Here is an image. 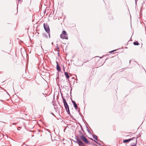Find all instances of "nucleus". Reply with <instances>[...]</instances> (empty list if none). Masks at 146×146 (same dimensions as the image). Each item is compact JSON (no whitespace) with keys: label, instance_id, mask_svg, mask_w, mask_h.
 <instances>
[{"label":"nucleus","instance_id":"4","mask_svg":"<svg viewBox=\"0 0 146 146\" xmlns=\"http://www.w3.org/2000/svg\"><path fill=\"white\" fill-rule=\"evenodd\" d=\"M135 139H136L135 137H133L132 138H130L128 139L124 140H123V143H125L126 142H129V141H130L131 140H133H133H134Z\"/></svg>","mask_w":146,"mask_h":146},{"label":"nucleus","instance_id":"6","mask_svg":"<svg viewBox=\"0 0 146 146\" xmlns=\"http://www.w3.org/2000/svg\"><path fill=\"white\" fill-rule=\"evenodd\" d=\"M137 144V140L136 139H135L133 140V141L131 143V146H136Z\"/></svg>","mask_w":146,"mask_h":146},{"label":"nucleus","instance_id":"10","mask_svg":"<svg viewBox=\"0 0 146 146\" xmlns=\"http://www.w3.org/2000/svg\"><path fill=\"white\" fill-rule=\"evenodd\" d=\"M133 43L134 45H138L139 44L137 41L134 42Z\"/></svg>","mask_w":146,"mask_h":146},{"label":"nucleus","instance_id":"7","mask_svg":"<svg viewBox=\"0 0 146 146\" xmlns=\"http://www.w3.org/2000/svg\"><path fill=\"white\" fill-rule=\"evenodd\" d=\"M72 102L73 104L74 107L76 109H77L78 106L77 104H76V102L75 101L72 100Z\"/></svg>","mask_w":146,"mask_h":146},{"label":"nucleus","instance_id":"13","mask_svg":"<svg viewBox=\"0 0 146 146\" xmlns=\"http://www.w3.org/2000/svg\"><path fill=\"white\" fill-rule=\"evenodd\" d=\"M94 138H95L97 140V137L96 136V137H94Z\"/></svg>","mask_w":146,"mask_h":146},{"label":"nucleus","instance_id":"5","mask_svg":"<svg viewBox=\"0 0 146 146\" xmlns=\"http://www.w3.org/2000/svg\"><path fill=\"white\" fill-rule=\"evenodd\" d=\"M64 107L68 114H70V112L68 105L67 104L64 105Z\"/></svg>","mask_w":146,"mask_h":146},{"label":"nucleus","instance_id":"15","mask_svg":"<svg viewBox=\"0 0 146 146\" xmlns=\"http://www.w3.org/2000/svg\"><path fill=\"white\" fill-rule=\"evenodd\" d=\"M18 1H20L21 0H18Z\"/></svg>","mask_w":146,"mask_h":146},{"label":"nucleus","instance_id":"12","mask_svg":"<svg viewBox=\"0 0 146 146\" xmlns=\"http://www.w3.org/2000/svg\"><path fill=\"white\" fill-rule=\"evenodd\" d=\"M115 50H113V51H111L110 52H109L110 53H111V52H113L114 51H115Z\"/></svg>","mask_w":146,"mask_h":146},{"label":"nucleus","instance_id":"2","mask_svg":"<svg viewBox=\"0 0 146 146\" xmlns=\"http://www.w3.org/2000/svg\"><path fill=\"white\" fill-rule=\"evenodd\" d=\"M60 38L62 39H68V35L67 34L66 32L65 31H62V33L60 35Z\"/></svg>","mask_w":146,"mask_h":146},{"label":"nucleus","instance_id":"11","mask_svg":"<svg viewBox=\"0 0 146 146\" xmlns=\"http://www.w3.org/2000/svg\"><path fill=\"white\" fill-rule=\"evenodd\" d=\"M63 103H64V105H65V104H67V103L65 100V99L63 98Z\"/></svg>","mask_w":146,"mask_h":146},{"label":"nucleus","instance_id":"14","mask_svg":"<svg viewBox=\"0 0 146 146\" xmlns=\"http://www.w3.org/2000/svg\"><path fill=\"white\" fill-rule=\"evenodd\" d=\"M135 0V2H136V3H137V0Z\"/></svg>","mask_w":146,"mask_h":146},{"label":"nucleus","instance_id":"1","mask_svg":"<svg viewBox=\"0 0 146 146\" xmlns=\"http://www.w3.org/2000/svg\"><path fill=\"white\" fill-rule=\"evenodd\" d=\"M76 140V143L79 146H85V144L90 143L89 141L87 138V136L80 131H79V134Z\"/></svg>","mask_w":146,"mask_h":146},{"label":"nucleus","instance_id":"9","mask_svg":"<svg viewBox=\"0 0 146 146\" xmlns=\"http://www.w3.org/2000/svg\"><path fill=\"white\" fill-rule=\"evenodd\" d=\"M65 75L66 76V78L67 79H68L69 78V76L68 74V73L66 72H64Z\"/></svg>","mask_w":146,"mask_h":146},{"label":"nucleus","instance_id":"3","mask_svg":"<svg viewBox=\"0 0 146 146\" xmlns=\"http://www.w3.org/2000/svg\"><path fill=\"white\" fill-rule=\"evenodd\" d=\"M44 27L47 33H49L50 32V29L49 26L47 24L44 23Z\"/></svg>","mask_w":146,"mask_h":146},{"label":"nucleus","instance_id":"8","mask_svg":"<svg viewBox=\"0 0 146 146\" xmlns=\"http://www.w3.org/2000/svg\"><path fill=\"white\" fill-rule=\"evenodd\" d=\"M56 68L57 70L59 72H60L61 71V68L60 66H59L58 64V63H57V64Z\"/></svg>","mask_w":146,"mask_h":146}]
</instances>
